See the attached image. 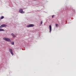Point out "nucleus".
<instances>
[{
	"instance_id": "20e7f679",
	"label": "nucleus",
	"mask_w": 76,
	"mask_h": 76,
	"mask_svg": "<svg viewBox=\"0 0 76 76\" xmlns=\"http://www.w3.org/2000/svg\"><path fill=\"white\" fill-rule=\"evenodd\" d=\"M9 51L10 52V53L12 54V56H13V52L12 51V49H10Z\"/></svg>"
},
{
	"instance_id": "9b49d317",
	"label": "nucleus",
	"mask_w": 76,
	"mask_h": 76,
	"mask_svg": "<svg viewBox=\"0 0 76 76\" xmlns=\"http://www.w3.org/2000/svg\"><path fill=\"white\" fill-rule=\"evenodd\" d=\"M15 44V43H14V42H12L11 43V44L12 45H14V44Z\"/></svg>"
},
{
	"instance_id": "ddd939ff",
	"label": "nucleus",
	"mask_w": 76,
	"mask_h": 76,
	"mask_svg": "<svg viewBox=\"0 0 76 76\" xmlns=\"http://www.w3.org/2000/svg\"><path fill=\"white\" fill-rule=\"evenodd\" d=\"M41 24H42V21H41Z\"/></svg>"
},
{
	"instance_id": "423d86ee",
	"label": "nucleus",
	"mask_w": 76,
	"mask_h": 76,
	"mask_svg": "<svg viewBox=\"0 0 76 76\" xmlns=\"http://www.w3.org/2000/svg\"><path fill=\"white\" fill-rule=\"evenodd\" d=\"M49 32L50 33L51 32L52 28H51V26L50 25L49 26Z\"/></svg>"
},
{
	"instance_id": "1a4fd4ad",
	"label": "nucleus",
	"mask_w": 76,
	"mask_h": 76,
	"mask_svg": "<svg viewBox=\"0 0 76 76\" xmlns=\"http://www.w3.org/2000/svg\"><path fill=\"white\" fill-rule=\"evenodd\" d=\"M4 18V17L3 16H2L0 18L1 19H3Z\"/></svg>"
},
{
	"instance_id": "f257e3e1",
	"label": "nucleus",
	"mask_w": 76,
	"mask_h": 76,
	"mask_svg": "<svg viewBox=\"0 0 76 76\" xmlns=\"http://www.w3.org/2000/svg\"><path fill=\"white\" fill-rule=\"evenodd\" d=\"M3 39L4 40H5L7 41H8V42H11V40H10V39L8 38H4Z\"/></svg>"
},
{
	"instance_id": "7ed1b4c3",
	"label": "nucleus",
	"mask_w": 76,
	"mask_h": 76,
	"mask_svg": "<svg viewBox=\"0 0 76 76\" xmlns=\"http://www.w3.org/2000/svg\"><path fill=\"white\" fill-rule=\"evenodd\" d=\"M19 12L21 13H25V12L23 11V10L22 9H20L19 11Z\"/></svg>"
},
{
	"instance_id": "6e6552de",
	"label": "nucleus",
	"mask_w": 76,
	"mask_h": 76,
	"mask_svg": "<svg viewBox=\"0 0 76 76\" xmlns=\"http://www.w3.org/2000/svg\"><path fill=\"white\" fill-rule=\"evenodd\" d=\"M12 36H13V37H16V36H15V35H14V34H13V33L12 34Z\"/></svg>"
},
{
	"instance_id": "4468645a",
	"label": "nucleus",
	"mask_w": 76,
	"mask_h": 76,
	"mask_svg": "<svg viewBox=\"0 0 76 76\" xmlns=\"http://www.w3.org/2000/svg\"><path fill=\"white\" fill-rule=\"evenodd\" d=\"M34 0V1H35V0Z\"/></svg>"
},
{
	"instance_id": "9d476101",
	"label": "nucleus",
	"mask_w": 76,
	"mask_h": 76,
	"mask_svg": "<svg viewBox=\"0 0 76 76\" xmlns=\"http://www.w3.org/2000/svg\"><path fill=\"white\" fill-rule=\"evenodd\" d=\"M56 27H58V24H56Z\"/></svg>"
},
{
	"instance_id": "f03ea898",
	"label": "nucleus",
	"mask_w": 76,
	"mask_h": 76,
	"mask_svg": "<svg viewBox=\"0 0 76 76\" xmlns=\"http://www.w3.org/2000/svg\"><path fill=\"white\" fill-rule=\"evenodd\" d=\"M6 26H7V25L5 24H3L0 26V28H4V27H6Z\"/></svg>"
},
{
	"instance_id": "0eeeda50",
	"label": "nucleus",
	"mask_w": 76,
	"mask_h": 76,
	"mask_svg": "<svg viewBox=\"0 0 76 76\" xmlns=\"http://www.w3.org/2000/svg\"><path fill=\"white\" fill-rule=\"evenodd\" d=\"M1 31H4V30L2 29H0V32Z\"/></svg>"
},
{
	"instance_id": "f8f14e48",
	"label": "nucleus",
	"mask_w": 76,
	"mask_h": 76,
	"mask_svg": "<svg viewBox=\"0 0 76 76\" xmlns=\"http://www.w3.org/2000/svg\"><path fill=\"white\" fill-rule=\"evenodd\" d=\"M54 15H53L52 16V18H54Z\"/></svg>"
},
{
	"instance_id": "39448f33",
	"label": "nucleus",
	"mask_w": 76,
	"mask_h": 76,
	"mask_svg": "<svg viewBox=\"0 0 76 76\" xmlns=\"http://www.w3.org/2000/svg\"><path fill=\"white\" fill-rule=\"evenodd\" d=\"M27 27H33V26H34V24H30L28 25L27 26Z\"/></svg>"
}]
</instances>
